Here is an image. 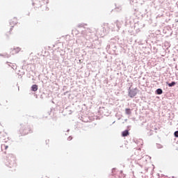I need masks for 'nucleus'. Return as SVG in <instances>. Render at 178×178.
<instances>
[{
	"instance_id": "obj_1",
	"label": "nucleus",
	"mask_w": 178,
	"mask_h": 178,
	"mask_svg": "<svg viewBox=\"0 0 178 178\" xmlns=\"http://www.w3.org/2000/svg\"><path fill=\"white\" fill-rule=\"evenodd\" d=\"M8 162L9 168H13L14 166H16V157L15 156H9L8 157Z\"/></svg>"
},
{
	"instance_id": "obj_2",
	"label": "nucleus",
	"mask_w": 178,
	"mask_h": 178,
	"mask_svg": "<svg viewBox=\"0 0 178 178\" xmlns=\"http://www.w3.org/2000/svg\"><path fill=\"white\" fill-rule=\"evenodd\" d=\"M137 92H138V89L137 88L130 89L129 91V97H130V98H134V97L137 95Z\"/></svg>"
},
{
	"instance_id": "obj_3",
	"label": "nucleus",
	"mask_w": 178,
	"mask_h": 178,
	"mask_svg": "<svg viewBox=\"0 0 178 178\" xmlns=\"http://www.w3.org/2000/svg\"><path fill=\"white\" fill-rule=\"evenodd\" d=\"M16 24H17V19L13 18V19H10V26L11 28L10 29V32L12 31V30H13V28L15 27V26H16Z\"/></svg>"
},
{
	"instance_id": "obj_4",
	"label": "nucleus",
	"mask_w": 178,
	"mask_h": 178,
	"mask_svg": "<svg viewBox=\"0 0 178 178\" xmlns=\"http://www.w3.org/2000/svg\"><path fill=\"white\" fill-rule=\"evenodd\" d=\"M8 101L6 100H0V106H6Z\"/></svg>"
},
{
	"instance_id": "obj_5",
	"label": "nucleus",
	"mask_w": 178,
	"mask_h": 178,
	"mask_svg": "<svg viewBox=\"0 0 178 178\" xmlns=\"http://www.w3.org/2000/svg\"><path fill=\"white\" fill-rule=\"evenodd\" d=\"M129 130H125V131H122V137H127V136H129Z\"/></svg>"
},
{
	"instance_id": "obj_6",
	"label": "nucleus",
	"mask_w": 178,
	"mask_h": 178,
	"mask_svg": "<svg viewBox=\"0 0 178 178\" xmlns=\"http://www.w3.org/2000/svg\"><path fill=\"white\" fill-rule=\"evenodd\" d=\"M31 90L32 91H37V90H38V86L37 85H33L32 87H31Z\"/></svg>"
},
{
	"instance_id": "obj_7",
	"label": "nucleus",
	"mask_w": 178,
	"mask_h": 178,
	"mask_svg": "<svg viewBox=\"0 0 178 178\" xmlns=\"http://www.w3.org/2000/svg\"><path fill=\"white\" fill-rule=\"evenodd\" d=\"M9 66H10V67H12V69H13V70H16L17 69V65H16V64H12V65H8Z\"/></svg>"
},
{
	"instance_id": "obj_8",
	"label": "nucleus",
	"mask_w": 178,
	"mask_h": 178,
	"mask_svg": "<svg viewBox=\"0 0 178 178\" xmlns=\"http://www.w3.org/2000/svg\"><path fill=\"white\" fill-rule=\"evenodd\" d=\"M25 130H28V131L24 132L25 134H29V133H33V130H31V129H30V127H26V129H25Z\"/></svg>"
},
{
	"instance_id": "obj_9",
	"label": "nucleus",
	"mask_w": 178,
	"mask_h": 178,
	"mask_svg": "<svg viewBox=\"0 0 178 178\" xmlns=\"http://www.w3.org/2000/svg\"><path fill=\"white\" fill-rule=\"evenodd\" d=\"M162 92H163L162 89L159 88V89L156 90V94H158L159 95H161V94H162Z\"/></svg>"
},
{
	"instance_id": "obj_10",
	"label": "nucleus",
	"mask_w": 178,
	"mask_h": 178,
	"mask_svg": "<svg viewBox=\"0 0 178 178\" xmlns=\"http://www.w3.org/2000/svg\"><path fill=\"white\" fill-rule=\"evenodd\" d=\"M169 87H173V86H176V82L173 81L171 83H168Z\"/></svg>"
},
{
	"instance_id": "obj_11",
	"label": "nucleus",
	"mask_w": 178,
	"mask_h": 178,
	"mask_svg": "<svg viewBox=\"0 0 178 178\" xmlns=\"http://www.w3.org/2000/svg\"><path fill=\"white\" fill-rule=\"evenodd\" d=\"M125 112L127 115H130V113H131V111H130V108H126Z\"/></svg>"
},
{
	"instance_id": "obj_12",
	"label": "nucleus",
	"mask_w": 178,
	"mask_h": 178,
	"mask_svg": "<svg viewBox=\"0 0 178 178\" xmlns=\"http://www.w3.org/2000/svg\"><path fill=\"white\" fill-rule=\"evenodd\" d=\"M104 27H107V29H109V24L108 23L104 24Z\"/></svg>"
},
{
	"instance_id": "obj_13",
	"label": "nucleus",
	"mask_w": 178,
	"mask_h": 178,
	"mask_svg": "<svg viewBox=\"0 0 178 178\" xmlns=\"http://www.w3.org/2000/svg\"><path fill=\"white\" fill-rule=\"evenodd\" d=\"M174 136H175V137H178V131H176L174 133Z\"/></svg>"
},
{
	"instance_id": "obj_14",
	"label": "nucleus",
	"mask_w": 178,
	"mask_h": 178,
	"mask_svg": "<svg viewBox=\"0 0 178 178\" xmlns=\"http://www.w3.org/2000/svg\"><path fill=\"white\" fill-rule=\"evenodd\" d=\"M3 147H4V149H8V145H3Z\"/></svg>"
},
{
	"instance_id": "obj_15",
	"label": "nucleus",
	"mask_w": 178,
	"mask_h": 178,
	"mask_svg": "<svg viewBox=\"0 0 178 178\" xmlns=\"http://www.w3.org/2000/svg\"><path fill=\"white\" fill-rule=\"evenodd\" d=\"M17 51H20V48H17Z\"/></svg>"
},
{
	"instance_id": "obj_16",
	"label": "nucleus",
	"mask_w": 178,
	"mask_h": 178,
	"mask_svg": "<svg viewBox=\"0 0 178 178\" xmlns=\"http://www.w3.org/2000/svg\"><path fill=\"white\" fill-rule=\"evenodd\" d=\"M21 130H22V131H24V129H22Z\"/></svg>"
}]
</instances>
